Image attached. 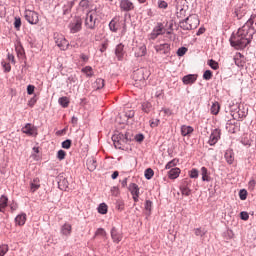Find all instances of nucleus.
Returning a JSON list of instances; mask_svg holds the SVG:
<instances>
[{"label": "nucleus", "instance_id": "ea45409f", "mask_svg": "<svg viewBox=\"0 0 256 256\" xmlns=\"http://www.w3.org/2000/svg\"><path fill=\"white\" fill-rule=\"evenodd\" d=\"M177 163H179V160L173 159V160H171L170 162H168V163L166 164L165 169H170V170H172L173 167H177Z\"/></svg>", "mask_w": 256, "mask_h": 256}, {"label": "nucleus", "instance_id": "4c0bfd02", "mask_svg": "<svg viewBox=\"0 0 256 256\" xmlns=\"http://www.w3.org/2000/svg\"><path fill=\"white\" fill-rule=\"evenodd\" d=\"M207 64L214 71H217V69H219V63L217 61L213 60V59L208 60Z\"/></svg>", "mask_w": 256, "mask_h": 256}, {"label": "nucleus", "instance_id": "412c9836", "mask_svg": "<svg viewBox=\"0 0 256 256\" xmlns=\"http://www.w3.org/2000/svg\"><path fill=\"white\" fill-rule=\"evenodd\" d=\"M86 165L90 171H95V169H97V160L93 157H90L87 159Z\"/></svg>", "mask_w": 256, "mask_h": 256}, {"label": "nucleus", "instance_id": "a878e982", "mask_svg": "<svg viewBox=\"0 0 256 256\" xmlns=\"http://www.w3.org/2000/svg\"><path fill=\"white\" fill-rule=\"evenodd\" d=\"M234 63L237 67H245V60H243V55H241V53L235 55Z\"/></svg>", "mask_w": 256, "mask_h": 256}, {"label": "nucleus", "instance_id": "7ed1b4c3", "mask_svg": "<svg viewBox=\"0 0 256 256\" xmlns=\"http://www.w3.org/2000/svg\"><path fill=\"white\" fill-rule=\"evenodd\" d=\"M97 17H99V12L97 9L90 10L85 17L84 26L86 29H90L91 31L97 28Z\"/></svg>", "mask_w": 256, "mask_h": 256}, {"label": "nucleus", "instance_id": "0eeeda50", "mask_svg": "<svg viewBox=\"0 0 256 256\" xmlns=\"http://www.w3.org/2000/svg\"><path fill=\"white\" fill-rule=\"evenodd\" d=\"M55 43L61 51H67L69 49V41L63 36V35H58L56 37Z\"/></svg>", "mask_w": 256, "mask_h": 256}, {"label": "nucleus", "instance_id": "c756f323", "mask_svg": "<svg viewBox=\"0 0 256 256\" xmlns=\"http://www.w3.org/2000/svg\"><path fill=\"white\" fill-rule=\"evenodd\" d=\"M82 73H84V75L86 77H93L95 75V72L93 71V67L91 66H86L84 68H82Z\"/></svg>", "mask_w": 256, "mask_h": 256}, {"label": "nucleus", "instance_id": "4d7b16f0", "mask_svg": "<svg viewBox=\"0 0 256 256\" xmlns=\"http://www.w3.org/2000/svg\"><path fill=\"white\" fill-rule=\"evenodd\" d=\"M160 120L159 119H152L150 120V127L155 128L159 127Z\"/></svg>", "mask_w": 256, "mask_h": 256}, {"label": "nucleus", "instance_id": "9d476101", "mask_svg": "<svg viewBox=\"0 0 256 256\" xmlns=\"http://www.w3.org/2000/svg\"><path fill=\"white\" fill-rule=\"evenodd\" d=\"M60 233L63 237H71L73 233V226L69 222L64 223L60 228Z\"/></svg>", "mask_w": 256, "mask_h": 256}, {"label": "nucleus", "instance_id": "c9c22d12", "mask_svg": "<svg viewBox=\"0 0 256 256\" xmlns=\"http://www.w3.org/2000/svg\"><path fill=\"white\" fill-rule=\"evenodd\" d=\"M125 120L122 123H127L129 119H133L135 117V111L129 110L124 114Z\"/></svg>", "mask_w": 256, "mask_h": 256}, {"label": "nucleus", "instance_id": "5701e85b", "mask_svg": "<svg viewBox=\"0 0 256 256\" xmlns=\"http://www.w3.org/2000/svg\"><path fill=\"white\" fill-rule=\"evenodd\" d=\"M92 87L95 91L103 89L105 87V80H103L102 78L96 79V81L92 84Z\"/></svg>", "mask_w": 256, "mask_h": 256}, {"label": "nucleus", "instance_id": "3c124183", "mask_svg": "<svg viewBox=\"0 0 256 256\" xmlns=\"http://www.w3.org/2000/svg\"><path fill=\"white\" fill-rule=\"evenodd\" d=\"M239 198L241 199V201H245V199H247V190L245 189L240 190Z\"/></svg>", "mask_w": 256, "mask_h": 256}, {"label": "nucleus", "instance_id": "c03bdc74", "mask_svg": "<svg viewBox=\"0 0 256 256\" xmlns=\"http://www.w3.org/2000/svg\"><path fill=\"white\" fill-rule=\"evenodd\" d=\"M15 49L18 57H23V55H25V50L23 49V46L17 45Z\"/></svg>", "mask_w": 256, "mask_h": 256}, {"label": "nucleus", "instance_id": "1a4fd4ad", "mask_svg": "<svg viewBox=\"0 0 256 256\" xmlns=\"http://www.w3.org/2000/svg\"><path fill=\"white\" fill-rule=\"evenodd\" d=\"M110 235L113 243H121L123 241V232L117 230L115 227L111 229Z\"/></svg>", "mask_w": 256, "mask_h": 256}, {"label": "nucleus", "instance_id": "f3484780", "mask_svg": "<svg viewBox=\"0 0 256 256\" xmlns=\"http://www.w3.org/2000/svg\"><path fill=\"white\" fill-rule=\"evenodd\" d=\"M195 81H197V75L195 74H189L182 78V82L184 83V85H193Z\"/></svg>", "mask_w": 256, "mask_h": 256}, {"label": "nucleus", "instance_id": "473e14b6", "mask_svg": "<svg viewBox=\"0 0 256 256\" xmlns=\"http://www.w3.org/2000/svg\"><path fill=\"white\" fill-rule=\"evenodd\" d=\"M109 27H110L111 31H113L114 33H117V31L119 29V23L117 22V20L113 19L109 23Z\"/></svg>", "mask_w": 256, "mask_h": 256}, {"label": "nucleus", "instance_id": "ddd939ff", "mask_svg": "<svg viewBox=\"0 0 256 256\" xmlns=\"http://www.w3.org/2000/svg\"><path fill=\"white\" fill-rule=\"evenodd\" d=\"M165 34V26L163 23H158L151 33V39H155L158 35Z\"/></svg>", "mask_w": 256, "mask_h": 256}, {"label": "nucleus", "instance_id": "de8ad7c7", "mask_svg": "<svg viewBox=\"0 0 256 256\" xmlns=\"http://www.w3.org/2000/svg\"><path fill=\"white\" fill-rule=\"evenodd\" d=\"M80 9H87L89 7V0H81L79 3Z\"/></svg>", "mask_w": 256, "mask_h": 256}, {"label": "nucleus", "instance_id": "4468645a", "mask_svg": "<svg viewBox=\"0 0 256 256\" xmlns=\"http://www.w3.org/2000/svg\"><path fill=\"white\" fill-rule=\"evenodd\" d=\"M83 25V21L81 18H76L74 22L70 24V31L71 33H79V30L81 29Z\"/></svg>", "mask_w": 256, "mask_h": 256}, {"label": "nucleus", "instance_id": "f704fd0d", "mask_svg": "<svg viewBox=\"0 0 256 256\" xmlns=\"http://www.w3.org/2000/svg\"><path fill=\"white\" fill-rule=\"evenodd\" d=\"M58 102L61 105V107H69V98H67V96L59 98Z\"/></svg>", "mask_w": 256, "mask_h": 256}, {"label": "nucleus", "instance_id": "a18cd8bd", "mask_svg": "<svg viewBox=\"0 0 256 256\" xmlns=\"http://www.w3.org/2000/svg\"><path fill=\"white\" fill-rule=\"evenodd\" d=\"M116 209L118 211H124L125 210V203L123 201H121V200H118L116 202Z\"/></svg>", "mask_w": 256, "mask_h": 256}, {"label": "nucleus", "instance_id": "37998d69", "mask_svg": "<svg viewBox=\"0 0 256 256\" xmlns=\"http://www.w3.org/2000/svg\"><path fill=\"white\" fill-rule=\"evenodd\" d=\"M203 79L205 81H210V79H213V72H211V70H206L203 74Z\"/></svg>", "mask_w": 256, "mask_h": 256}, {"label": "nucleus", "instance_id": "e2e57ef3", "mask_svg": "<svg viewBox=\"0 0 256 256\" xmlns=\"http://www.w3.org/2000/svg\"><path fill=\"white\" fill-rule=\"evenodd\" d=\"M107 47H109V43L107 42L102 43V45L100 46V52L105 53V51H107Z\"/></svg>", "mask_w": 256, "mask_h": 256}, {"label": "nucleus", "instance_id": "6ab92c4d", "mask_svg": "<svg viewBox=\"0 0 256 256\" xmlns=\"http://www.w3.org/2000/svg\"><path fill=\"white\" fill-rule=\"evenodd\" d=\"M129 191L133 195L134 201H137V199L139 198V186L135 183H131L129 185Z\"/></svg>", "mask_w": 256, "mask_h": 256}, {"label": "nucleus", "instance_id": "6e6552de", "mask_svg": "<svg viewBox=\"0 0 256 256\" xmlns=\"http://www.w3.org/2000/svg\"><path fill=\"white\" fill-rule=\"evenodd\" d=\"M219 139H221V129L216 128L212 130L208 143L211 146L217 145Z\"/></svg>", "mask_w": 256, "mask_h": 256}, {"label": "nucleus", "instance_id": "864d4df0", "mask_svg": "<svg viewBox=\"0 0 256 256\" xmlns=\"http://www.w3.org/2000/svg\"><path fill=\"white\" fill-rule=\"evenodd\" d=\"M2 67L6 73H9L11 71V64L7 62H2Z\"/></svg>", "mask_w": 256, "mask_h": 256}, {"label": "nucleus", "instance_id": "393cba45", "mask_svg": "<svg viewBox=\"0 0 256 256\" xmlns=\"http://www.w3.org/2000/svg\"><path fill=\"white\" fill-rule=\"evenodd\" d=\"M179 175H181V169H179L178 167L172 168L168 172L169 179H177V177H179Z\"/></svg>", "mask_w": 256, "mask_h": 256}, {"label": "nucleus", "instance_id": "2eb2a0df", "mask_svg": "<svg viewBox=\"0 0 256 256\" xmlns=\"http://www.w3.org/2000/svg\"><path fill=\"white\" fill-rule=\"evenodd\" d=\"M120 9L121 11H133L135 9V5H133V2L130 0H121Z\"/></svg>", "mask_w": 256, "mask_h": 256}, {"label": "nucleus", "instance_id": "20e7f679", "mask_svg": "<svg viewBox=\"0 0 256 256\" xmlns=\"http://www.w3.org/2000/svg\"><path fill=\"white\" fill-rule=\"evenodd\" d=\"M188 9L187 0H176V15L179 19H185Z\"/></svg>", "mask_w": 256, "mask_h": 256}, {"label": "nucleus", "instance_id": "f8f14e48", "mask_svg": "<svg viewBox=\"0 0 256 256\" xmlns=\"http://www.w3.org/2000/svg\"><path fill=\"white\" fill-rule=\"evenodd\" d=\"M154 49L157 53H160V55H167V53L171 51V46L167 43H164L154 46Z\"/></svg>", "mask_w": 256, "mask_h": 256}, {"label": "nucleus", "instance_id": "f257e3e1", "mask_svg": "<svg viewBox=\"0 0 256 256\" xmlns=\"http://www.w3.org/2000/svg\"><path fill=\"white\" fill-rule=\"evenodd\" d=\"M251 39H253V32L249 25H244L231 36L230 43L235 49H245L251 43Z\"/></svg>", "mask_w": 256, "mask_h": 256}, {"label": "nucleus", "instance_id": "b1692460", "mask_svg": "<svg viewBox=\"0 0 256 256\" xmlns=\"http://www.w3.org/2000/svg\"><path fill=\"white\" fill-rule=\"evenodd\" d=\"M22 133L26 135H35V126L30 123L26 124L25 127L22 128Z\"/></svg>", "mask_w": 256, "mask_h": 256}, {"label": "nucleus", "instance_id": "69168bd1", "mask_svg": "<svg viewBox=\"0 0 256 256\" xmlns=\"http://www.w3.org/2000/svg\"><path fill=\"white\" fill-rule=\"evenodd\" d=\"M111 193H112V195H114V197H117V195H119V188L116 186L112 187Z\"/></svg>", "mask_w": 256, "mask_h": 256}, {"label": "nucleus", "instance_id": "79ce46f5", "mask_svg": "<svg viewBox=\"0 0 256 256\" xmlns=\"http://www.w3.org/2000/svg\"><path fill=\"white\" fill-rule=\"evenodd\" d=\"M146 179H153V175H155V172L151 168H147L144 173Z\"/></svg>", "mask_w": 256, "mask_h": 256}, {"label": "nucleus", "instance_id": "58836bf2", "mask_svg": "<svg viewBox=\"0 0 256 256\" xmlns=\"http://www.w3.org/2000/svg\"><path fill=\"white\" fill-rule=\"evenodd\" d=\"M107 210H108V207H107V204L105 203L100 204L98 207V213H100L101 215H107Z\"/></svg>", "mask_w": 256, "mask_h": 256}, {"label": "nucleus", "instance_id": "0e129e2a", "mask_svg": "<svg viewBox=\"0 0 256 256\" xmlns=\"http://www.w3.org/2000/svg\"><path fill=\"white\" fill-rule=\"evenodd\" d=\"M158 7H159V9H167L168 4L165 1H159L158 2Z\"/></svg>", "mask_w": 256, "mask_h": 256}, {"label": "nucleus", "instance_id": "a211bd4d", "mask_svg": "<svg viewBox=\"0 0 256 256\" xmlns=\"http://www.w3.org/2000/svg\"><path fill=\"white\" fill-rule=\"evenodd\" d=\"M41 188V180L39 178H34L30 182V192L35 193V191H38V189Z\"/></svg>", "mask_w": 256, "mask_h": 256}, {"label": "nucleus", "instance_id": "6e6d98bb", "mask_svg": "<svg viewBox=\"0 0 256 256\" xmlns=\"http://www.w3.org/2000/svg\"><path fill=\"white\" fill-rule=\"evenodd\" d=\"M240 219H242V221H249V213L243 211L240 213Z\"/></svg>", "mask_w": 256, "mask_h": 256}, {"label": "nucleus", "instance_id": "a19ab883", "mask_svg": "<svg viewBox=\"0 0 256 256\" xmlns=\"http://www.w3.org/2000/svg\"><path fill=\"white\" fill-rule=\"evenodd\" d=\"M95 237H107V231L103 228H98L95 232Z\"/></svg>", "mask_w": 256, "mask_h": 256}, {"label": "nucleus", "instance_id": "49530a36", "mask_svg": "<svg viewBox=\"0 0 256 256\" xmlns=\"http://www.w3.org/2000/svg\"><path fill=\"white\" fill-rule=\"evenodd\" d=\"M9 251V246L3 244L0 246V256H5V254Z\"/></svg>", "mask_w": 256, "mask_h": 256}, {"label": "nucleus", "instance_id": "680f3d73", "mask_svg": "<svg viewBox=\"0 0 256 256\" xmlns=\"http://www.w3.org/2000/svg\"><path fill=\"white\" fill-rule=\"evenodd\" d=\"M27 93H28V95H33V93H35V86L34 85H28L27 86Z\"/></svg>", "mask_w": 256, "mask_h": 256}, {"label": "nucleus", "instance_id": "f03ea898", "mask_svg": "<svg viewBox=\"0 0 256 256\" xmlns=\"http://www.w3.org/2000/svg\"><path fill=\"white\" fill-rule=\"evenodd\" d=\"M199 16L197 14H192L188 16L185 20L180 21V27L184 31H191L199 27Z\"/></svg>", "mask_w": 256, "mask_h": 256}, {"label": "nucleus", "instance_id": "c85d7f7f", "mask_svg": "<svg viewBox=\"0 0 256 256\" xmlns=\"http://www.w3.org/2000/svg\"><path fill=\"white\" fill-rule=\"evenodd\" d=\"M225 159L229 165H233V161H235V156L233 155V150H227L225 153Z\"/></svg>", "mask_w": 256, "mask_h": 256}, {"label": "nucleus", "instance_id": "423d86ee", "mask_svg": "<svg viewBox=\"0 0 256 256\" xmlns=\"http://www.w3.org/2000/svg\"><path fill=\"white\" fill-rule=\"evenodd\" d=\"M136 87H145V76L143 70H137L133 74Z\"/></svg>", "mask_w": 256, "mask_h": 256}, {"label": "nucleus", "instance_id": "cd10ccee", "mask_svg": "<svg viewBox=\"0 0 256 256\" xmlns=\"http://www.w3.org/2000/svg\"><path fill=\"white\" fill-rule=\"evenodd\" d=\"M9 202V198L7 196L2 195L0 197V212L3 213L5 211V208L7 207V203Z\"/></svg>", "mask_w": 256, "mask_h": 256}, {"label": "nucleus", "instance_id": "9b49d317", "mask_svg": "<svg viewBox=\"0 0 256 256\" xmlns=\"http://www.w3.org/2000/svg\"><path fill=\"white\" fill-rule=\"evenodd\" d=\"M247 14V5L238 4L235 8V15L238 19H242Z\"/></svg>", "mask_w": 256, "mask_h": 256}, {"label": "nucleus", "instance_id": "e433bc0d", "mask_svg": "<svg viewBox=\"0 0 256 256\" xmlns=\"http://www.w3.org/2000/svg\"><path fill=\"white\" fill-rule=\"evenodd\" d=\"M180 191H181L182 195H185V197H189V195H191V189H189L187 187V185H185V184H183L180 187Z\"/></svg>", "mask_w": 256, "mask_h": 256}, {"label": "nucleus", "instance_id": "603ef678", "mask_svg": "<svg viewBox=\"0 0 256 256\" xmlns=\"http://www.w3.org/2000/svg\"><path fill=\"white\" fill-rule=\"evenodd\" d=\"M187 53V48L186 47H181L177 50V55L178 57H183Z\"/></svg>", "mask_w": 256, "mask_h": 256}, {"label": "nucleus", "instance_id": "09e8293b", "mask_svg": "<svg viewBox=\"0 0 256 256\" xmlns=\"http://www.w3.org/2000/svg\"><path fill=\"white\" fill-rule=\"evenodd\" d=\"M255 186H256V181H255V179L252 178L248 182V189H249V191H255Z\"/></svg>", "mask_w": 256, "mask_h": 256}, {"label": "nucleus", "instance_id": "052dcab7", "mask_svg": "<svg viewBox=\"0 0 256 256\" xmlns=\"http://www.w3.org/2000/svg\"><path fill=\"white\" fill-rule=\"evenodd\" d=\"M14 27L15 29H20L21 28V18H15V21H14Z\"/></svg>", "mask_w": 256, "mask_h": 256}, {"label": "nucleus", "instance_id": "5fc2aeb1", "mask_svg": "<svg viewBox=\"0 0 256 256\" xmlns=\"http://www.w3.org/2000/svg\"><path fill=\"white\" fill-rule=\"evenodd\" d=\"M196 237H203L205 235V231L201 230V228H196L194 230Z\"/></svg>", "mask_w": 256, "mask_h": 256}, {"label": "nucleus", "instance_id": "39448f33", "mask_svg": "<svg viewBox=\"0 0 256 256\" xmlns=\"http://www.w3.org/2000/svg\"><path fill=\"white\" fill-rule=\"evenodd\" d=\"M24 17L30 25H37L39 23V14L33 10H25Z\"/></svg>", "mask_w": 256, "mask_h": 256}, {"label": "nucleus", "instance_id": "13d9d810", "mask_svg": "<svg viewBox=\"0 0 256 256\" xmlns=\"http://www.w3.org/2000/svg\"><path fill=\"white\" fill-rule=\"evenodd\" d=\"M63 149H71V140H65L62 142Z\"/></svg>", "mask_w": 256, "mask_h": 256}, {"label": "nucleus", "instance_id": "4be33fe9", "mask_svg": "<svg viewBox=\"0 0 256 256\" xmlns=\"http://www.w3.org/2000/svg\"><path fill=\"white\" fill-rule=\"evenodd\" d=\"M123 49H125V46L123 44H118L116 46L115 53L119 61H121V59H123V55H125V51Z\"/></svg>", "mask_w": 256, "mask_h": 256}, {"label": "nucleus", "instance_id": "dca6fc26", "mask_svg": "<svg viewBox=\"0 0 256 256\" xmlns=\"http://www.w3.org/2000/svg\"><path fill=\"white\" fill-rule=\"evenodd\" d=\"M135 57H145L147 55V47L145 45H140L134 48Z\"/></svg>", "mask_w": 256, "mask_h": 256}, {"label": "nucleus", "instance_id": "72a5a7b5", "mask_svg": "<svg viewBox=\"0 0 256 256\" xmlns=\"http://www.w3.org/2000/svg\"><path fill=\"white\" fill-rule=\"evenodd\" d=\"M152 107L153 106L151 105V103L149 101L142 103V111H144V113H150Z\"/></svg>", "mask_w": 256, "mask_h": 256}, {"label": "nucleus", "instance_id": "bf43d9fd", "mask_svg": "<svg viewBox=\"0 0 256 256\" xmlns=\"http://www.w3.org/2000/svg\"><path fill=\"white\" fill-rule=\"evenodd\" d=\"M65 155H66L65 150H59L57 157L60 161H63V159H65Z\"/></svg>", "mask_w": 256, "mask_h": 256}, {"label": "nucleus", "instance_id": "774afa93", "mask_svg": "<svg viewBox=\"0 0 256 256\" xmlns=\"http://www.w3.org/2000/svg\"><path fill=\"white\" fill-rule=\"evenodd\" d=\"M113 141H114V146L116 147V149H121V141L115 140V137H113Z\"/></svg>", "mask_w": 256, "mask_h": 256}, {"label": "nucleus", "instance_id": "338daca9", "mask_svg": "<svg viewBox=\"0 0 256 256\" xmlns=\"http://www.w3.org/2000/svg\"><path fill=\"white\" fill-rule=\"evenodd\" d=\"M152 205H153V202L147 200V201H146V204H145V209H146L147 211H151Z\"/></svg>", "mask_w": 256, "mask_h": 256}, {"label": "nucleus", "instance_id": "8fccbe9b", "mask_svg": "<svg viewBox=\"0 0 256 256\" xmlns=\"http://www.w3.org/2000/svg\"><path fill=\"white\" fill-rule=\"evenodd\" d=\"M189 175L191 179H197V177H199V171L194 168L190 171Z\"/></svg>", "mask_w": 256, "mask_h": 256}, {"label": "nucleus", "instance_id": "bb28decb", "mask_svg": "<svg viewBox=\"0 0 256 256\" xmlns=\"http://www.w3.org/2000/svg\"><path fill=\"white\" fill-rule=\"evenodd\" d=\"M194 129L191 126L183 125L181 126V135L183 137H187V135H191L193 133Z\"/></svg>", "mask_w": 256, "mask_h": 256}, {"label": "nucleus", "instance_id": "7c9ffc66", "mask_svg": "<svg viewBox=\"0 0 256 256\" xmlns=\"http://www.w3.org/2000/svg\"><path fill=\"white\" fill-rule=\"evenodd\" d=\"M212 115H219V111H221V105L219 102H214L210 108Z\"/></svg>", "mask_w": 256, "mask_h": 256}, {"label": "nucleus", "instance_id": "aec40b11", "mask_svg": "<svg viewBox=\"0 0 256 256\" xmlns=\"http://www.w3.org/2000/svg\"><path fill=\"white\" fill-rule=\"evenodd\" d=\"M27 222V214L22 213L16 216L15 218V224L18 225L19 227H23L25 223Z\"/></svg>", "mask_w": 256, "mask_h": 256}, {"label": "nucleus", "instance_id": "2f4dec72", "mask_svg": "<svg viewBox=\"0 0 256 256\" xmlns=\"http://www.w3.org/2000/svg\"><path fill=\"white\" fill-rule=\"evenodd\" d=\"M201 175H202V181H211V177L209 176V171L207 170V168L202 167L201 168Z\"/></svg>", "mask_w": 256, "mask_h": 256}]
</instances>
